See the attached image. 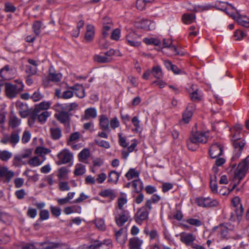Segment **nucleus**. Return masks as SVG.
Instances as JSON below:
<instances>
[{
	"label": "nucleus",
	"instance_id": "37998d69",
	"mask_svg": "<svg viewBox=\"0 0 249 249\" xmlns=\"http://www.w3.org/2000/svg\"><path fill=\"white\" fill-rule=\"evenodd\" d=\"M90 151L87 148L84 149L79 154L78 157L79 160L82 162H85V160L89 157Z\"/></svg>",
	"mask_w": 249,
	"mask_h": 249
},
{
	"label": "nucleus",
	"instance_id": "de8ad7c7",
	"mask_svg": "<svg viewBox=\"0 0 249 249\" xmlns=\"http://www.w3.org/2000/svg\"><path fill=\"white\" fill-rule=\"evenodd\" d=\"M86 171L85 166L81 164H77L75 165L74 174L76 176L83 175Z\"/></svg>",
	"mask_w": 249,
	"mask_h": 249
},
{
	"label": "nucleus",
	"instance_id": "72a5a7b5",
	"mask_svg": "<svg viewBox=\"0 0 249 249\" xmlns=\"http://www.w3.org/2000/svg\"><path fill=\"white\" fill-rule=\"evenodd\" d=\"M81 208L79 206H72L66 207L64 209V212L66 214H69L73 213H80Z\"/></svg>",
	"mask_w": 249,
	"mask_h": 249
},
{
	"label": "nucleus",
	"instance_id": "f03ea898",
	"mask_svg": "<svg viewBox=\"0 0 249 249\" xmlns=\"http://www.w3.org/2000/svg\"><path fill=\"white\" fill-rule=\"evenodd\" d=\"M23 84L20 81H18L17 84L15 85L6 83L5 85L6 95L9 98H13L23 90Z\"/></svg>",
	"mask_w": 249,
	"mask_h": 249
},
{
	"label": "nucleus",
	"instance_id": "2eb2a0df",
	"mask_svg": "<svg viewBox=\"0 0 249 249\" xmlns=\"http://www.w3.org/2000/svg\"><path fill=\"white\" fill-rule=\"evenodd\" d=\"M223 153V147L221 144L215 143L212 145L209 149V154L212 159L217 158Z\"/></svg>",
	"mask_w": 249,
	"mask_h": 249
},
{
	"label": "nucleus",
	"instance_id": "f257e3e1",
	"mask_svg": "<svg viewBox=\"0 0 249 249\" xmlns=\"http://www.w3.org/2000/svg\"><path fill=\"white\" fill-rule=\"evenodd\" d=\"M249 168V156L239 163L237 169L235 172L234 178V181H235V183L233 185L232 189L230 190L227 187H223L220 190L219 193L223 196H226L229 195L230 192L236 187L237 184H238L244 177Z\"/></svg>",
	"mask_w": 249,
	"mask_h": 249
},
{
	"label": "nucleus",
	"instance_id": "a211bd4d",
	"mask_svg": "<svg viewBox=\"0 0 249 249\" xmlns=\"http://www.w3.org/2000/svg\"><path fill=\"white\" fill-rule=\"evenodd\" d=\"M196 143H205L207 142V136L205 133L200 131H197L192 134L190 137Z\"/></svg>",
	"mask_w": 249,
	"mask_h": 249
},
{
	"label": "nucleus",
	"instance_id": "cd10ccee",
	"mask_svg": "<svg viewBox=\"0 0 249 249\" xmlns=\"http://www.w3.org/2000/svg\"><path fill=\"white\" fill-rule=\"evenodd\" d=\"M75 91L76 95L79 98H83L85 96V89L84 87L80 85H75L71 87Z\"/></svg>",
	"mask_w": 249,
	"mask_h": 249
},
{
	"label": "nucleus",
	"instance_id": "0eeeda50",
	"mask_svg": "<svg viewBox=\"0 0 249 249\" xmlns=\"http://www.w3.org/2000/svg\"><path fill=\"white\" fill-rule=\"evenodd\" d=\"M57 157L59 160L56 162V164L58 165L70 163L73 159L72 154L66 149L61 151L57 154Z\"/></svg>",
	"mask_w": 249,
	"mask_h": 249
},
{
	"label": "nucleus",
	"instance_id": "052dcab7",
	"mask_svg": "<svg viewBox=\"0 0 249 249\" xmlns=\"http://www.w3.org/2000/svg\"><path fill=\"white\" fill-rule=\"evenodd\" d=\"M41 26V23L39 21H36L33 25L34 32L36 36H38L40 33Z\"/></svg>",
	"mask_w": 249,
	"mask_h": 249
},
{
	"label": "nucleus",
	"instance_id": "a878e982",
	"mask_svg": "<svg viewBox=\"0 0 249 249\" xmlns=\"http://www.w3.org/2000/svg\"><path fill=\"white\" fill-rule=\"evenodd\" d=\"M0 176L5 178L7 181H9L14 177V173L9 170L7 167L2 166L0 168Z\"/></svg>",
	"mask_w": 249,
	"mask_h": 249
},
{
	"label": "nucleus",
	"instance_id": "09e8293b",
	"mask_svg": "<svg viewBox=\"0 0 249 249\" xmlns=\"http://www.w3.org/2000/svg\"><path fill=\"white\" fill-rule=\"evenodd\" d=\"M132 185L137 193H139L142 189V183L140 179L134 180L132 182Z\"/></svg>",
	"mask_w": 249,
	"mask_h": 249
},
{
	"label": "nucleus",
	"instance_id": "2f4dec72",
	"mask_svg": "<svg viewBox=\"0 0 249 249\" xmlns=\"http://www.w3.org/2000/svg\"><path fill=\"white\" fill-rule=\"evenodd\" d=\"M132 142V143L128 147L127 150H124L122 152V157L124 159L127 158V157L128 156L129 153L132 152L134 150L137 145L136 141L135 139H134Z\"/></svg>",
	"mask_w": 249,
	"mask_h": 249
},
{
	"label": "nucleus",
	"instance_id": "69168bd1",
	"mask_svg": "<svg viewBox=\"0 0 249 249\" xmlns=\"http://www.w3.org/2000/svg\"><path fill=\"white\" fill-rule=\"evenodd\" d=\"M218 229L221 236L223 238L226 237L228 232L227 228L223 226H220Z\"/></svg>",
	"mask_w": 249,
	"mask_h": 249
},
{
	"label": "nucleus",
	"instance_id": "ea45409f",
	"mask_svg": "<svg viewBox=\"0 0 249 249\" xmlns=\"http://www.w3.org/2000/svg\"><path fill=\"white\" fill-rule=\"evenodd\" d=\"M50 132L51 136L53 139H59L61 136V131L58 127L51 128Z\"/></svg>",
	"mask_w": 249,
	"mask_h": 249
},
{
	"label": "nucleus",
	"instance_id": "5701e85b",
	"mask_svg": "<svg viewBox=\"0 0 249 249\" xmlns=\"http://www.w3.org/2000/svg\"><path fill=\"white\" fill-rule=\"evenodd\" d=\"M99 126L103 130H109V120L107 116L102 115L99 116Z\"/></svg>",
	"mask_w": 249,
	"mask_h": 249
},
{
	"label": "nucleus",
	"instance_id": "f704fd0d",
	"mask_svg": "<svg viewBox=\"0 0 249 249\" xmlns=\"http://www.w3.org/2000/svg\"><path fill=\"white\" fill-rule=\"evenodd\" d=\"M12 153L8 150H0V160L6 162L12 157Z\"/></svg>",
	"mask_w": 249,
	"mask_h": 249
},
{
	"label": "nucleus",
	"instance_id": "6ab92c4d",
	"mask_svg": "<svg viewBox=\"0 0 249 249\" xmlns=\"http://www.w3.org/2000/svg\"><path fill=\"white\" fill-rule=\"evenodd\" d=\"M239 25L246 28H249V18L237 14L236 15H230Z\"/></svg>",
	"mask_w": 249,
	"mask_h": 249
},
{
	"label": "nucleus",
	"instance_id": "ddd939ff",
	"mask_svg": "<svg viewBox=\"0 0 249 249\" xmlns=\"http://www.w3.org/2000/svg\"><path fill=\"white\" fill-rule=\"evenodd\" d=\"M16 72V69L9 65H6L0 70V76L5 79H10Z\"/></svg>",
	"mask_w": 249,
	"mask_h": 249
},
{
	"label": "nucleus",
	"instance_id": "e2e57ef3",
	"mask_svg": "<svg viewBox=\"0 0 249 249\" xmlns=\"http://www.w3.org/2000/svg\"><path fill=\"white\" fill-rule=\"evenodd\" d=\"M109 124L111 128L114 129L120 126V122L116 117L111 119L109 121Z\"/></svg>",
	"mask_w": 249,
	"mask_h": 249
},
{
	"label": "nucleus",
	"instance_id": "4468645a",
	"mask_svg": "<svg viewBox=\"0 0 249 249\" xmlns=\"http://www.w3.org/2000/svg\"><path fill=\"white\" fill-rule=\"evenodd\" d=\"M136 26L138 28L150 30L155 28V23L154 21L147 19H141L136 22Z\"/></svg>",
	"mask_w": 249,
	"mask_h": 249
},
{
	"label": "nucleus",
	"instance_id": "bf43d9fd",
	"mask_svg": "<svg viewBox=\"0 0 249 249\" xmlns=\"http://www.w3.org/2000/svg\"><path fill=\"white\" fill-rule=\"evenodd\" d=\"M31 135L29 131H25L22 135L21 138V141L22 143H26L28 142L31 139Z\"/></svg>",
	"mask_w": 249,
	"mask_h": 249
},
{
	"label": "nucleus",
	"instance_id": "4be33fe9",
	"mask_svg": "<svg viewBox=\"0 0 249 249\" xmlns=\"http://www.w3.org/2000/svg\"><path fill=\"white\" fill-rule=\"evenodd\" d=\"M194 109L195 106L193 105H191L186 108V110L183 114L182 117V121L185 124L188 123L190 121L193 115V111Z\"/></svg>",
	"mask_w": 249,
	"mask_h": 249
},
{
	"label": "nucleus",
	"instance_id": "473e14b6",
	"mask_svg": "<svg viewBox=\"0 0 249 249\" xmlns=\"http://www.w3.org/2000/svg\"><path fill=\"white\" fill-rule=\"evenodd\" d=\"M196 19L195 16L193 14H184L182 17V21L186 24H190L193 22Z\"/></svg>",
	"mask_w": 249,
	"mask_h": 249
},
{
	"label": "nucleus",
	"instance_id": "603ef678",
	"mask_svg": "<svg viewBox=\"0 0 249 249\" xmlns=\"http://www.w3.org/2000/svg\"><path fill=\"white\" fill-rule=\"evenodd\" d=\"M99 195L103 197H110L111 198L114 197L113 191L111 189L103 190L99 193Z\"/></svg>",
	"mask_w": 249,
	"mask_h": 249
},
{
	"label": "nucleus",
	"instance_id": "393cba45",
	"mask_svg": "<svg viewBox=\"0 0 249 249\" xmlns=\"http://www.w3.org/2000/svg\"><path fill=\"white\" fill-rule=\"evenodd\" d=\"M95 34L94 28L93 26L88 24L86 26V32L85 35V39L88 41H91L94 38Z\"/></svg>",
	"mask_w": 249,
	"mask_h": 249
},
{
	"label": "nucleus",
	"instance_id": "9d476101",
	"mask_svg": "<svg viewBox=\"0 0 249 249\" xmlns=\"http://www.w3.org/2000/svg\"><path fill=\"white\" fill-rule=\"evenodd\" d=\"M41 249H70V248L65 245L57 242L47 241L38 244Z\"/></svg>",
	"mask_w": 249,
	"mask_h": 249
},
{
	"label": "nucleus",
	"instance_id": "c03bdc74",
	"mask_svg": "<svg viewBox=\"0 0 249 249\" xmlns=\"http://www.w3.org/2000/svg\"><path fill=\"white\" fill-rule=\"evenodd\" d=\"M119 174L116 171H112L108 175V181L110 183H116L119 178Z\"/></svg>",
	"mask_w": 249,
	"mask_h": 249
},
{
	"label": "nucleus",
	"instance_id": "13d9d810",
	"mask_svg": "<svg viewBox=\"0 0 249 249\" xmlns=\"http://www.w3.org/2000/svg\"><path fill=\"white\" fill-rule=\"evenodd\" d=\"M95 143L101 147H103L105 148H109L110 147L109 143L107 141L100 140L98 139H95Z\"/></svg>",
	"mask_w": 249,
	"mask_h": 249
},
{
	"label": "nucleus",
	"instance_id": "864d4df0",
	"mask_svg": "<svg viewBox=\"0 0 249 249\" xmlns=\"http://www.w3.org/2000/svg\"><path fill=\"white\" fill-rule=\"evenodd\" d=\"M198 144V143H196L190 138L187 141V143L188 149L192 151L196 150L197 148Z\"/></svg>",
	"mask_w": 249,
	"mask_h": 249
},
{
	"label": "nucleus",
	"instance_id": "79ce46f5",
	"mask_svg": "<svg viewBox=\"0 0 249 249\" xmlns=\"http://www.w3.org/2000/svg\"><path fill=\"white\" fill-rule=\"evenodd\" d=\"M154 0H137L136 1V7L140 10H143L145 9L146 4L152 3Z\"/></svg>",
	"mask_w": 249,
	"mask_h": 249
},
{
	"label": "nucleus",
	"instance_id": "338daca9",
	"mask_svg": "<svg viewBox=\"0 0 249 249\" xmlns=\"http://www.w3.org/2000/svg\"><path fill=\"white\" fill-rule=\"evenodd\" d=\"M50 214L48 210H43L40 212L39 216L42 220H47L49 218Z\"/></svg>",
	"mask_w": 249,
	"mask_h": 249
},
{
	"label": "nucleus",
	"instance_id": "a18cd8bd",
	"mask_svg": "<svg viewBox=\"0 0 249 249\" xmlns=\"http://www.w3.org/2000/svg\"><path fill=\"white\" fill-rule=\"evenodd\" d=\"M51 152V150L49 149L43 147L39 146L37 147L35 150V153L40 157H44L47 154Z\"/></svg>",
	"mask_w": 249,
	"mask_h": 249
},
{
	"label": "nucleus",
	"instance_id": "7ed1b4c3",
	"mask_svg": "<svg viewBox=\"0 0 249 249\" xmlns=\"http://www.w3.org/2000/svg\"><path fill=\"white\" fill-rule=\"evenodd\" d=\"M54 108L57 112L55 114V118L61 123L69 124L71 114L63 109L62 105L57 104L54 106Z\"/></svg>",
	"mask_w": 249,
	"mask_h": 249
},
{
	"label": "nucleus",
	"instance_id": "3c124183",
	"mask_svg": "<svg viewBox=\"0 0 249 249\" xmlns=\"http://www.w3.org/2000/svg\"><path fill=\"white\" fill-rule=\"evenodd\" d=\"M96 227L100 230L103 231L105 230L106 226L104 220L101 218H97L95 220Z\"/></svg>",
	"mask_w": 249,
	"mask_h": 249
},
{
	"label": "nucleus",
	"instance_id": "bb28decb",
	"mask_svg": "<svg viewBox=\"0 0 249 249\" xmlns=\"http://www.w3.org/2000/svg\"><path fill=\"white\" fill-rule=\"evenodd\" d=\"M62 75L61 73H56V71L52 69L49 70L48 79L50 81L53 82H59L62 79Z\"/></svg>",
	"mask_w": 249,
	"mask_h": 249
},
{
	"label": "nucleus",
	"instance_id": "6e6552de",
	"mask_svg": "<svg viewBox=\"0 0 249 249\" xmlns=\"http://www.w3.org/2000/svg\"><path fill=\"white\" fill-rule=\"evenodd\" d=\"M19 139V132L14 131L10 135L8 134L4 135L0 140V142L4 144L10 143L13 146H15L18 142Z\"/></svg>",
	"mask_w": 249,
	"mask_h": 249
},
{
	"label": "nucleus",
	"instance_id": "f8f14e48",
	"mask_svg": "<svg viewBox=\"0 0 249 249\" xmlns=\"http://www.w3.org/2000/svg\"><path fill=\"white\" fill-rule=\"evenodd\" d=\"M188 92L191 100L193 101H199L202 98V93L196 85H192Z\"/></svg>",
	"mask_w": 249,
	"mask_h": 249
},
{
	"label": "nucleus",
	"instance_id": "c9c22d12",
	"mask_svg": "<svg viewBox=\"0 0 249 249\" xmlns=\"http://www.w3.org/2000/svg\"><path fill=\"white\" fill-rule=\"evenodd\" d=\"M38 244H34L29 243H22L17 245L15 249H36Z\"/></svg>",
	"mask_w": 249,
	"mask_h": 249
},
{
	"label": "nucleus",
	"instance_id": "b1692460",
	"mask_svg": "<svg viewBox=\"0 0 249 249\" xmlns=\"http://www.w3.org/2000/svg\"><path fill=\"white\" fill-rule=\"evenodd\" d=\"M138 36L134 32L130 33L126 36L128 43L132 46L137 47L140 45V42L137 41Z\"/></svg>",
	"mask_w": 249,
	"mask_h": 249
},
{
	"label": "nucleus",
	"instance_id": "9b49d317",
	"mask_svg": "<svg viewBox=\"0 0 249 249\" xmlns=\"http://www.w3.org/2000/svg\"><path fill=\"white\" fill-rule=\"evenodd\" d=\"M129 218L127 211H116L115 219L117 225L122 226L126 222Z\"/></svg>",
	"mask_w": 249,
	"mask_h": 249
},
{
	"label": "nucleus",
	"instance_id": "c756f323",
	"mask_svg": "<svg viewBox=\"0 0 249 249\" xmlns=\"http://www.w3.org/2000/svg\"><path fill=\"white\" fill-rule=\"evenodd\" d=\"M153 76L157 79H161L163 77V73L160 67L157 65L152 68L151 70Z\"/></svg>",
	"mask_w": 249,
	"mask_h": 249
},
{
	"label": "nucleus",
	"instance_id": "680f3d73",
	"mask_svg": "<svg viewBox=\"0 0 249 249\" xmlns=\"http://www.w3.org/2000/svg\"><path fill=\"white\" fill-rule=\"evenodd\" d=\"M122 232L123 230L121 229L120 231H117L115 234L116 239L120 243H124L125 238V235L123 234Z\"/></svg>",
	"mask_w": 249,
	"mask_h": 249
},
{
	"label": "nucleus",
	"instance_id": "8fccbe9b",
	"mask_svg": "<svg viewBox=\"0 0 249 249\" xmlns=\"http://www.w3.org/2000/svg\"><path fill=\"white\" fill-rule=\"evenodd\" d=\"M28 61L33 66V70H31V68H29V73L31 74H35L36 73L37 67L38 66L37 62L32 59H29Z\"/></svg>",
	"mask_w": 249,
	"mask_h": 249
},
{
	"label": "nucleus",
	"instance_id": "7c9ffc66",
	"mask_svg": "<svg viewBox=\"0 0 249 249\" xmlns=\"http://www.w3.org/2000/svg\"><path fill=\"white\" fill-rule=\"evenodd\" d=\"M51 106V103L49 102L43 101L36 106L34 110L37 111H46L49 109Z\"/></svg>",
	"mask_w": 249,
	"mask_h": 249
},
{
	"label": "nucleus",
	"instance_id": "58836bf2",
	"mask_svg": "<svg viewBox=\"0 0 249 249\" xmlns=\"http://www.w3.org/2000/svg\"><path fill=\"white\" fill-rule=\"evenodd\" d=\"M142 241L137 238L131 239L129 241V246L131 249H135L140 248Z\"/></svg>",
	"mask_w": 249,
	"mask_h": 249
},
{
	"label": "nucleus",
	"instance_id": "aec40b11",
	"mask_svg": "<svg viewBox=\"0 0 249 249\" xmlns=\"http://www.w3.org/2000/svg\"><path fill=\"white\" fill-rule=\"evenodd\" d=\"M180 239L182 242L189 245L195 240L196 237L190 233L181 232L180 234Z\"/></svg>",
	"mask_w": 249,
	"mask_h": 249
},
{
	"label": "nucleus",
	"instance_id": "e433bc0d",
	"mask_svg": "<svg viewBox=\"0 0 249 249\" xmlns=\"http://www.w3.org/2000/svg\"><path fill=\"white\" fill-rule=\"evenodd\" d=\"M149 212L148 210L144 209L142 208L137 213V217L138 220H144L146 219L148 216Z\"/></svg>",
	"mask_w": 249,
	"mask_h": 249
},
{
	"label": "nucleus",
	"instance_id": "c85d7f7f",
	"mask_svg": "<svg viewBox=\"0 0 249 249\" xmlns=\"http://www.w3.org/2000/svg\"><path fill=\"white\" fill-rule=\"evenodd\" d=\"M127 200L125 196H123L119 197L117 201V207L116 211H125L124 210V206L126 204Z\"/></svg>",
	"mask_w": 249,
	"mask_h": 249
},
{
	"label": "nucleus",
	"instance_id": "39448f33",
	"mask_svg": "<svg viewBox=\"0 0 249 249\" xmlns=\"http://www.w3.org/2000/svg\"><path fill=\"white\" fill-rule=\"evenodd\" d=\"M232 141L234 148L232 159L236 160L240 156L242 150L245 145V142L244 140H240V137H236L235 135L232 136Z\"/></svg>",
	"mask_w": 249,
	"mask_h": 249
},
{
	"label": "nucleus",
	"instance_id": "4c0bfd02",
	"mask_svg": "<svg viewBox=\"0 0 249 249\" xmlns=\"http://www.w3.org/2000/svg\"><path fill=\"white\" fill-rule=\"evenodd\" d=\"M45 160V158H44V159L41 160L38 157L35 156L28 160V163L31 166H38L42 164Z\"/></svg>",
	"mask_w": 249,
	"mask_h": 249
},
{
	"label": "nucleus",
	"instance_id": "774afa93",
	"mask_svg": "<svg viewBox=\"0 0 249 249\" xmlns=\"http://www.w3.org/2000/svg\"><path fill=\"white\" fill-rule=\"evenodd\" d=\"M246 36L245 34L241 30H236L234 34V36L237 40L242 39L244 36Z\"/></svg>",
	"mask_w": 249,
	"mask_h": 249
},
{
	"label": "nucleus",
	"instance_id": "0e129e2a",
	"mask_svg": "<svg viewBox=\"0 0 249 249\" xmlns=\"http://www.w3.org/2000/svg\"><path fill=\"white\" fill-rule=\"evenodd\" d=\"M71 89H71V88H70L69 89L63 92L62 94V98L67 99L71 98L73 95V92Z\"/></svg>",
	"mask_w": 249,
	"mask_h": 249
},
{
	"label": "nucleus",
	"instance_id": "dca6fc26",
	"mask_svg": "<svg viewBox=\"0 0 249 249\" xmlns=\"http://www.w3.org/2000/svg\"><path fill=\"white\" fill-rule=\"evenodd\" d=\"M232 204L235 208L234 211L237 216L238 220H240L242 216L243 213V208L240 203V199L239 197H234L232 199Z\"/></svg>",
	"mask_w": 249,
	"mask_h": 249
},
{
	"label": "nucleus",
	"instance_id": "423d86ee",
	"mask_svg": "<svg viewBox=\"0 0 249 249\" xmlns=\"http://www.w3.org/2000/svg\"><path fill=\"white\" fill-rule=\"evenodd\" d=\"M196 203L199 207L204 208L216 207L219 206V201L210 197H198L196 199Z\"/></svg>",
	"mask_w": 249,
	"mask_h": 249
},
{
	"label": "nucleus",
	"instance_id": "49530a36",
	"mask_svg": "<svg viewBox=\"0 0 249 249\" xmlns=\"http://www.w3.org/2000/svg\"><path fill=\"white\" fill-rule=\"evenodd\" d=\"M20 121L16 116L11 115L9 119V125L11 127L14 128L19 125Z\"/></svg>",
	"mask_w": 249,
	"mask_h": 249
},
{
	"label": "nucleus",
	"instance_id": "4d7b16f0",
	"mask_svg": "<svg viewBox=\"0 0 249 249\" xmlns=\"http://www.w3.org/2000/svg\"><path fill=\"white\" fill-rule=\"evenodd\" d=\"M143 42L146 44H153L156 46H158L160 44V42L159 40L153 38H145L143 39Z\"/></svg>",
	"mask_w": 249,
	"mask_h": 249
},
{
	"label": "nucleus",
	"instance_id": "1a4fd4ad",
	"mask_svg": "<svg viewBox=\"0 0 249 249\" xmlns=\"http://www.w3.org/2000/svg\"><path fill=\"white\" fill-rule=\"evenodd\" d=\"M114 53L113 49H110L105 53L104 55L95 54L94 56V60L99 63H106L110 62L112 60V56Z\"/></svg>",
	"mask_w": 249,
	"mask_h": 249
},
{
	"label": "nucleus",
	"instance_id": "a19ab883",
	"mask_svg": "<svg viewBox=\"0 0 249 249\" xmlns=\"http://www.w3.org/2000/svg\"><path fill=\"white\" fill-rule=\"evenodd\" d=\"M139 176V172L135 169L131 168L125 174V177L128 180H130L134 178H138Z\"/></svg>",
	"mask_w": 249,
	"mask_h": 249
},
{
	"label": "nucleus",
	"instance_id": "412c9836",
	"mask_svg": "<svg viewBox=\"0 0 249 249\" xmlns=\"http://www.w3.org/2000/svg\"><path fill=\"white\" fill-rule=\"evenodd\" d=\"M97 110L95 108L90 107L85 110L84 115L81 118L83 121L89 119H93L97 116Z\"/></svg>",
	"mask_w": 249,
	"mask_h": 249
},
{
	"label": "nucleus",
	"instance_id": "6e6d98bb",
	"mask_svg": "<svg viewBox=\"0 0 249 249\" xmlns=\"http://www.w3.org/2000/svg\"><path fill=\"white\" fill-rule=\"evenodd\" d=\"M68 170L64 167L60 168L58 170V178L60 179L66 178L67 176Z\"/></svg>",
	"mask_w": 249,
	"mask_h": 249
},
{
	"label": "nucleus",
	"instance_id": "5fc2aeb1",
	"mask_svg": "<svg viewBox=\"0 0 249 249\" xmlns=\"http://www.w3.org/2000/svg\"><path fill=\"white\" fill-rule=\"evenodd\" d=\"M77 107L78 105L75 103H71L69 105H66L65 106L62 105V108H63V109L67 112L75 109Z\"/></svg>",
	"mask_w": 249,
	"mask_h": 249
},
{
	"label": "nucleus",
	"instance_id": "20e7f679",
	"mask_svg": "<svg viewBox=\"0 0 249 249\" xmlns=\"http://www.w3.org/2000/svg\"><path fill=\"white\" fill-rule=\"evenodd\" d=\"M111 246V240L107 239L103 242L96 241L90 245H82L79 249H109Z\"/></svg>",
	"mask_w": 249,
	"mask_h": 249
},
{
	"label": "nucleus",
	"instance_id": "f3484780",
	"mask_svg": "<svg viewBox=\"0 0 249 249\" xmlns=\"http://www.w3.org/2000/svg\"><path fill=\"white\" fill-rule=\"evenodd\" d=\"M50 115V113L47 111H41L33 110V116L34 119H37L41 124L44 123Z\"/></svg>",
	"mask_w": 249,
	"mask_h": 249
}]
</instances>
